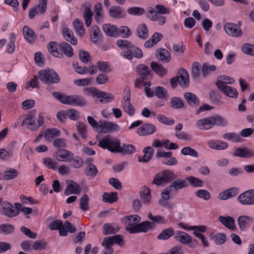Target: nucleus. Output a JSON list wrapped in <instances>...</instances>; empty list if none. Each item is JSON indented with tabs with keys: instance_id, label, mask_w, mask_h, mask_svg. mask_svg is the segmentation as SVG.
Listing matches in <instances>:
<instances>
[{
	"instance_id": "nucleus-35",
	"label": "nucleus",
	"mask_w": 254,
	"mask_h": 254,
	"mask_svg": "<svg viewBox=\"0 0 254 254\" xmlns=\"http://www.w3.org/2000/svg\"><path fill=\"white\" fill-rule=\"evenodd\" d=\"M109 15L116 19H119L124 17L125 13L122 9L118 6L111 7L109 10Z\"/></svg>"
},
{
	"instance_id": "nucleus-50",
	"label": "nucleus",
	"mask_w": 254,
	"mask_h": 254,
	"mask_svg": "<svg viewBox=\"0 0 254 254\" xmlns=\"http://www.w3.org/2000/svg\"><path fill=\"white\" fill-rule=\"evenodd\" d=\"M94 12L95 19L97 22H100L103 17V9L101 3L98 2L95 5Z\"/></svg>"
},
{
	"instance_id": "nucleus-57",
	"label": "nucleus",
	"mask_w": 254,
	"mask_h": 254,
	"mask_svg": "<svg viewBox=\"0 0 254 254\" xmlns=\"http://www.w3.org/2000/svg\"><path fill=\"white\" fill-rule=\"evenodd\" d=\"M76 127L81 137L84 139L86 138L87 131L86 125L84 123L78 121L76 123Z\"/></svg>"
},
{
	"instance_id": "nucleus-52",
	"label": "nucleus",
	"mask_w": 254,
	"mask_h": 254,
	"mask_svg": "<svg viewBox=\"0 0 254 254\" xmlns=\"http://www.w3.org/2000/svg\"><path fill=\"white\" fill-rule=\"evenodd\" d=\"M117 192L104 193L103 195V201L106 202L112 203L118 200Z\"/></svg>"
},
{
	"instance_id": "nucleus-55",
	"label": "nucleus",
	"mask_w": 254,
	"mask_h": 254,
	"mask_svg": "<svg viewBox=\"0 0 254 254\" xmlns=\"http://www.w3.org/2000/svg\"><path fill=\"white\" fill-rule=\"evenodd\" d=\"M223 137L224 139L236 142H240L242 139L240 135L235 132L225 133L223 135Z\"/></svg>"
},
{
	"instance_id": "nucleus-27",
	"label": "nucleus",
	"mask_w": 254,
	"mask_h": 254,
	"mask_svg": "<svg viewBox=\"0 0 254 254\" xmlns=\"http://www.w3.org/2000/svg\"><path fill=\"white\" fill-rule=\"evenodd\" d=\"M102 27L108 36L116 37L118 35V29L116 25L112 24H104Z\"/></svg>"
},
{
	"instance_id": "nucleus-28",
	"label": "nucleus",
	"mask_w": 254,
	"mask_h": 254,
	"mask_svg": "<svg viewBox=\"0 0 254 254\" xmlns=\"http://www.w3.org/2000/svg\"><path fill=\"white\" fill-rule=\"evenodd\" d=\"M24 38L28 43H32L36 39V35L34 31L27 26H24L22 30Z\"/></svg>"
},
{
	"instance_id": "nucleus-1",
	"label": "nucleus",
	"mask_w": 254,
	"mask_h": 254,
	"mask_svg": "<svg viewBox=\"0 0 254 254\" xmlns=\"http://www.w3.org/2000/svg\"><path fill=\"white\" fill-rule=\"evenodd\" d=\"M98 145L105 149H107L113 153H121L124 154H130L135 151V148L132 145L124 144L121 146L119 140L117 138L106 136L101 139Z\"/></svg>"
},
{
	"instance_id": "nucleus-38",
	"label": "nucleus",
	"mask_w": 254,
	"mask_h": 254,
	"mask_svg": "<svg viewBox=\"0 0 254 254\" xmlns=\"http://www.w3.org/2000/svg\"><path fill=\"white\" fill-rule=\"evenodd\" d=\"M98 99L99 102L101 103H108L114 100V97L111 93L100 90Z\"/></svg>"
},
{
	"instance_id": "nucleus-12",
	"label": "nucleus",
	"mask_w": 254,
	"mask_h": 254,
	"mask_svg": "<svg viewBox=\"0 0 254 254\" xmlns=\"http://www.w3.org/2000/svg\"><path fill=\"white\" fill-rule=\"evenodd\" d=\"M224 29L228 35L233 37H239L242 34L241 29L237 28L236 24L232 23H226L224 25Z\"/></svg>"
},
{
	"instance_id": "nucleus-47",
	"label": "nucleus",
	"mask_w": 254,
	"mask_h": 254,
	"mask_svg": "<svg viewBox=\"0 0 254 254\" xmlns=\"http://www.w3.org/2000/svg\"><path fill=\"white\" fill-rule=\"evenodd\" d=\"M60 48L64 54L67 57L71 58L73 56V49L69 44L63 42L60 44Z\"/></svg>"
},
{
	"instance_id": "nucleus-19",
	"label": "nucleus",
	"mask_w": 254,
	"mask_h": 254,
	"mask_svg": "<svg viewBox=\"0 0 254 254\" xmlns=\"http://www.w3.org/2000/svg\"><path fill=\"white\" fill-rule=\"evenodd\" d=\"M178 83L182 87H186L189 83V75L187 70L184 68L179 70L176 76Z\"/></svg>"
},
{
	"instance_id": "nucleus-58",
	"label": "nucleus",
	"mask_w": 254,
	"mask_h": 254,
	"mask_svg": "<svg viewBox=\"0 0 254 254\" xmlns=\"http://www.w3.org/2000/svg\"><path fill=\"white\" fill-rule=\"evenodd\" d=\"M148 218L153 222L157 224H166L168 222L167 219H166L163 216L161 215L154 216L150 212L148 214Z\"/></svg>"
},
{
	"instance_id": "nucleus-46",
	"label": "nucleus",
	"mask_w": 254,
	"mask_h": 254,
	"mask_svg": "<svg viewBox=\"0 0 254 254\" xmlns=\"http://www.w3.org/2000/svg\"><path fill=\"white\" fill-rule=\"evenodd\" d=\"M144 155L142 159H139V162H147L149 161L152 158L154 153L153 149L150 146L145 147L143 150Z\"/></svg>"
},
{
	"instance_id": "nucleus-34",
	"label": "nucleus",
	"mask_w": 254,
	"mask_h": 254,
	"mask_svg": "<svg viewBox=\"0 0 254 254\" xmlns=\"http://www.w3.org/2000/svg\"><path fill=\"white\" fill-rule=\"evenodd\" d=\"M213 127L214 126L226 127L228 124V120L224 117L216 115L211 116Z\"/></svg>"
},
{
	"instance_id": "nucleus-45",
	"label": "nucleus",
	"mask_w": 254,
	"mask_h": 254,
	"mask_svg": "<svg viewBox=\"0 0 254 254\" xmlns=\"http://www.w3.org/2000/svg\"><path fill=\"white\" fill-rule=\"evenodd\" d=\"M119 227L115 224L106 223L104 225L103 234L104 235H111L117 233Z\"/></svg>"
},
{
	"instance_id": "nucleus-59",
	"label": "nucleus",
	"mask_w": 254,
	"mask_h": 254,
	"mask_svg": "<svg viewBox=\"0 0 254 254\" xmlns=\"http://www.w3.org/2000/svg\"><path fill=\"white\" fill-rule=\"evenodd\" d=\"M226 236L224 233H219L214 235L212 237L214 243L217 245L223 244L226 242Z\"/></svg>"
},
{
	"instance_id": "nucleus-31",
	"label": "nucleus",
	"mask_w": 254,
	"mask_h": 254,
	"mask_svg": "<svg viewBox=\"0 0 254 254\" xmlns=\"http://www.w3.org/2000/svg\"><path fill=\"white\" fill-rule=\"evenodd\" d=\"M61 134V131L56 128H48L44 133V138L46 140L51 141L54 137L60 136Z\"/></svg>"
},
{
	"instance_id": "nucleus-51",
	"label": "nucleus",
	"mask_w": 254,
	"mask_h": 254,
	"mask_svg": "<svg viewBox=\"0 0 254 254\" xmlns=\"http://www.w3.org/2000/svg\"><path fill=\"white\" fill-rule=\"evenodd\" d=\"M186 180L188 181L190 185L195 188L201 187L204 185L202 180L191 176L187 177Z\"/></svg>"
},
{
	"instance_id": "nucleus-64",
	"label": "nucleus",
	"mask_w": 254,
	"mask_h": 254,
	"mask_svg": "<svg viewBox=\"0 0 254 254\" xmlns=\"http://www.w3.org/2000/svg\"><path fill=\"white\" fill-rule=\"evenodd\" d=\"M195 195L204 200H208L210 198V194L209 192L205 190H198L195 192Z\"/></svg>"
},
{
	"instance_id": "nucleus-25",
	"label": "nucleus",
	"mask_w": 254,
	"mask_h": 254,
	"mask_svg": "<svg viewBox=\"0 0 254 254\" xmlns=\"http://www.w3.org/2000/svg\"><path fill=\"white\" fill-rule=\"evenodd\" d=\"M239 192V190L236 188H233L219 193L218 199L220 200H227L235 196Z\"/></svg>"
},
{
	"instance_id": "nucleus-10",
	"label": "nucleus",
	"mask_w": 254,
	"mask_h": 254,
	"mask_svg": "<svg viewBox=\"0 0 254 254\" xmlns=\"http://www.w3.org/2000/svg\"><path fill=\"white\" fill-rule=\"evenodd\" d=\"M153 224L148 221L138 223L133 227H128L127 231L131 234L143 232H146L153 228Z\"/></svg>"
},
{
	"instance_id": "nucleus-63",
	"label": "nucleus",
	"mask_w": 254,
	"mask_h": 254,
	"mask_svg": "<svg viewBox=\"0 0 254 254\" xmlns=\"http://www.w3.org/2000/svg\"><path fill=\"white\" fill-rule=\"evenodd\" d=\"M199 64L197 62H194L192 65L191 67V74L192 78L196 80H197L200 77L199 71Z\"/></svg>"
},
{
	"instance_id": "nucleus-9",
	"label": "nucleus",
	"mask_w": 254,
	"mask_h": 254,
	"mask_svg": "<svg viewBox=\"0 0 254 254\" xmlns=\"http://www.w3.org/2000/svg\"><path fill=\"white\" fill-rule=\"evenodd\" d=\"M146 16L152 21H157L158 24L161 26L163 25L166 23V20L165 17L161 15L157 14L155 13L154 8L151 6L147 8Z\"/></svg>"
},
{
	"instance_id": "nucleus-18",
	"label": "nucleus",
	"mask_w": 254,
	"mask_h": 254,
	"mask_svg": "<svg viewBox=\"0 0 254 254\" xmlns=\"http://www.w3.org/2000/svg\"><path fill=\"white\" fill-rule=\"evenodd\" d=\"M196 127L200 130H209L213 127L211 118L210 117L199 119L196 122Z\"/></svg>"
},
{
	"instance_id": "nucleus-4",
	"label": "nucleus",
	"mask_w": 254,
	"mask_h": 254,
	"mask_svg": "<svg viewBox=\"0 0 254 254\" xmlns=\"http://www.w3.org/2000/svg\"><path fill=\"white\" fill-rule=\"evenodd\" d=\"M38 76L44 83H58L60 81L59 75L52 69H43L38 72Z\"/></svg>"
},
{
	"instance_id": "nucleus-37",
	"label": "nucleus",
	"mask_w": 254,
	"mask_h": 254,
	"mask_svg": "<svg viewBox=\"0 0 254 254\" xmlns=\"http://www.w3.org/2000/svg\"><path fill=\"white\" fill-rule=\"evenodd\" d=\"M137 36L143 40L146 39L148 37V29L144 23L139 24L136 29Z\"/></svg>"
},
{
	"instance_id": "nucleus-60",
	"label": "nucleus",
	"mask_w": 254,
	"mask_h": 254,
	"mask_svg": "<svg viewBox=\"0 0 254 254\" xmlns=\"http://www.w3.org/2000/svg\"><path fill=\"white\" fill-rule=\"evenodd\" d=\"M14 227L13 225L4 224L0 225V234H10L14 232Z\"/></svg>"
},
{
	"instance_id": "nucleus-20",
	"label": "nucleus",
	"mask_w": 254,
	"mask_h": 254,
	"mask_svg": "<svg viewBox=\"0 0 254 254\" xmlns=\"http://www.w3.org/2000/svg\"><path fill=\"white\" fill-rule=\"evenodd\" d=\"M219 221L227 229L235 231L237 227L234 219L229 216H220L218 217Z\"/></svg>"
},
{
	"instance_id": "nucleus-62",
	"label": "nucleus",
	"mask_w": 254,
	"mask_h": 254,
	"mask_svg": "<svg viewBox=\"0 0 254 254\" xmlns=\"http://www.w3.org/2000/svg\"><path fill=\"white\" fill-rule=\"evenodd\" d=\"M154 8L155 10V13L159 15L168 14L170 12V8L162 4H157L155 5Z\"/></svg>"
},
{
	"instance_id": "nucleus-14",
	"label": "nucleus",
	"mask_w": 254,
	"mask_h": 254,
	"mask_svg": "<svg viewBox=\"0 0 254 254\" xmlns=\"http://www.w3.org/2000/svg\"><path fill=\"white\" fill-rule=\"evenodd\" d=\"M156 130V127L151 124L147 123L142 125L136 129V133L140 136H145L151 134Z\"/></svg>"
},
{
	"instance_id": "nucleus-3",
	"label": "nucleus",
	"mask_w": 254,
	"mask_h": 254,
	"mask_svg": "<svg viewBox=\"0 0 254 254\" xmlns=\"http://www.w3.org/2000/svg\"><path fill=\"white\" fill-rule=\"evenodd\" d=\"M36 113V112L35 110L30 112L29 114L23 120L22 126L25 125L28 129L32 131L37 130L44 124V117L41 113H39L36 122L35 118Z\"/></svg>"
},
{
	"instance_id": "nucleus-49",
	"label": "nucleus",
	"mask_w": 254,
	"mask_h": 254,
	"mask_svg": "<svg viewBox=\"0 0 254 254\" xmlns=\"http://www.w3.org/2000/svg\"><path fill=\"white\" fill-rule=\"evenodd\" d=\"M157 58L159 61L168 63L170 60V54L167 50L163 49L159 51Z\"/></svg>"
},
{
	"instance_id": "nucleus-39",
	"label": "nucleus",
	"mask_w": 254,
	"mask_h": 254,
	"mask_svg": "<svg viewBox=\"0 0 254 254\" xmlns=\"http://www.w3.org/2000/svg\"><path fill=\"white\" fill-rule=\"evenodd\" d=\"M73 25L77 35L80 37H83L85 34V30L82 21L76 19L73 22Z\"/></svg>"
},
{
	"instance_id": "nucleus-5",
	"label": "nucleus",
	"mask_w": 254,
	"mask_h": 254,
	"mask_svg": "<svg viewBox=\"0 0 254 254\" xmlns=\"http://www.w3.org/2000/svg\"><path fill=\"white\" fill-rule=\"evenodd\" d=\"M176 178L172 171L166 170L157 174L154 177L152 184L157 186H164Z\"/></svg>"
},
{
	"instance_id": "nucleus-6",
	"label": "nucleus",
	"mask_w": 254,
	"mask_h": 254,
	"mask_svg": "<svg viewBox=\"0 0 254 254\" xmlns=\"http://www.w3.org/2000/svg\"><path fill=\"white\" fill-rule=\"evenodd\" d=\"M119 128V126L114 122L101 120L99 121V127L98 131L101 133H106L116 131Z\"/></svg>"
},
{
	"instance_id": "nucleus-30",
	"label": "nucleus",
	"mask_w": 254,
	"mask_h": 254,
	"mask_svg": "<svg viewBox=\"0 0 254 254\" xmlns=\"http://www.w3.org/2000/svg\"><path fill=\"white\" fill-rule=\"evenodd\" d=\"M136 70L141 78L143 80L147 79L150 77V70L148 66L140 64L137 66Z\"/></svg>"
},
{
	"instance_id": "nucleus-43",
	"label": "nucleus",
	"mask_w": 254,
	"mask_h": 254,
	"mask_svg": "<svg viewBox=\"0 0 254 254\" xmlns=\"http://www.w3.org/2000/svg\"><path fill=\"white\" fill-rule=\"evenodd\" d=\"M176 240L184 244L190 243L191 241V237L187 233L179 231L178 235L175 237Z\"/></svg>"
},
{
	"instance_id": "nucleus-42",
	"label": "nucleus",
	"mask_w": 254,
	"mask_h": 254,
	"mask_svg": "<svg viewBox=\"0 0 254 254\" xmlns=\"http://www.w3.org/2000/svg\"><path fill=\"white\" fill-rule=\"evenodd\" d=\"M150 66L152 70L161 77L165 76L167 73V70L162 65L157 63H151Z\"/></svg>"
},
{
	"instance_id": "nucleus-11",
	"label": "nucleus",
	"mask_w": 254,
	"mask_h": 254,
	"mask_svg": "<svg viewBox=\"0 0 254 254\" xmlns=\"http://www.w3.org/2000/svg\"><path fill=\"white\" fill-rule=\"evenodd\" d=\"M122 107L124 111L129 116L134 115L135 110L130 102V93L129 91L127 92V95L122 101Z\"/></svg>"
},
{
	"instance_id": "nucleus-16",
	"label": "nucleus",
	"mask_w": 254,
	"mask_h": 254,
	"mask_svg": "<svg viewBox=\"0 0 254 254\" xmlns=\"http://www.w3.org/2000/svg\"><path fill=\"white\" fill-rule=\"evenodd\" d=\"M72 152L68 150L61 149L55 152L54 157L59 161L68 162L69 159L72 157Z\"/></svg>"
},
{
	"instance_id": "nucleus-40",
	"label": "nucleus",
	"mask_w": 254,
	"mask_h": 254,
	"mask_svg": "<svg viewBox=\"0 0 254 254\" xmlns=\"http://www.w3.org/2000/svg\"><path fill=\"white\" fill-rule=\"evenodd\" d=\"M70 163V166L74 168L78 169L81 168L84 164L83 160L79 156H74L73 153L72 156L68 161Z\"/></svg>"
},
{
	"instance_id": "nucleus-23",
	"label": "nucleus",
	"mask_w": 254,
	"mask_h": 254,
	"mask_svg": "<svg viewBox=\"0 0 254 254\" xmlns=\"http://www.w3.org/2000/svg\"><path fill=\"white\" fill-rule=\"evenodd\" d=\"M140 198L142 202L145 205H149L151 202V190L147 187H143L141 188L140 192Z\"/></svg>"
},
{
	"instance_id": "nucleus-8",
	"label": "nucleus",
	"mask_w": 254,
	"mask_h": 254,
	"mask_svg": "<svg viewBox=\"0 0 254 254\" xmlns=\"http://www.w3.org/2000/svg\"><path fill=\"white\" fill-rule=\"evenodd\" d=\"M121 55L129 60H132L133 57L141 59L143 57L141 50L134 45H132L129 50L123 52Z\"/></svg>"
},
{
	"instance_id": "nucleus-13",
	"label": "nucleus",
	"mask_w": 254,
	"mask_h": 254,
	"mask_svg": "<svg viewBox=\"0 0 254 254\" xmlns=\"http://www.w3.org/2000/svg\"><path fill=\"white\" fill-rule=\"evenodd\" d=\"M253 221V218L248 215L240 216L237 219L239 227L242 231H247Z\"/></svg>"
},
{
	"instance_id": "nucleus-56",
	"label": "nucleus",
	"mask_w": 254,
	"mask_h": 254,
	"mask_svg": "<svg viewBox=\"0 0 254 254\" xmlns=\"http://www.w3.org/2000/svg\"><path fill=\"white\" fill-rule=\"evenodd\" d=\"M58 44L56 42H51L48 45V49L49 52L56 57H59L62 54L58 51Z\"/></svg>"
},
{
	"instance_id": "nucleus-21",
	"label": "nucleus",
	"mask_w": 254,
	"mask_h": 254,
	"mask_svg": "<svg viewBox=\"0 0 254 254\" xmlns=\"http://www.w3.org/2000/svg\"><path fill=\"white\" fill-rule=\"evenodd\" d=\"M67 186L64 191V194L68 195L70 194H79L81 189L80 186L73 181H66Z\"/></svg>"
},
{
	"instance_id": "nucleus-61",
	"label": "nucleus",
	"mask_w": 254,
	"mask_h": 254,
	"mask_svg": "<svg viewBox=\"0 0 254 254\" xmlns=\"http://www.w3.org/2000/svg\"><path fill=\"white\" fill-rule=\"evenodd\" d=\"M89 198L87 194H84L80 198V208L82 211H87L89 209Z\"/></svg>"
},
{
	"instance_id": "nucleus-53",
	"label": "nucleus",
	"mask_w": 254,
	"mask_h": 254,
	"mask_svg": "<svg viewBox=\"0 0 254 254\" xmlns=\"http://www.w3.org/2000/svg\"><path fill=\"white\" fill-rule=\"evenodd\" d=\"M98 172L96 166L93 164L90 163L88 164L85 170V174L87 176L94 177Z\"/></svg>"
},
{
	"instance_id": "nucleus-17",
	"label": "nucleus",
	"mask_w": 254,
	"mask_h": 254,
	"mask_svg": "<svg viewBox=\"0 0 254 254\" xmlns=\"http://www.w3.org/2000/svg\"><path fill=\"white\" fill-rule=\"evenodd\" d=\"M218 88L223 92L226 96L230 98L235 99L238 96V91L233 87H231L228 85H223L222 83L219 82Z\"/></svg>"
},
{
	"instance_id": "nucleus-2",
	"label": "nucleus",
	"mask_w": 254,
	"mask_h": 254,
	"mask_svg": "<svg viewBox=\"0 0 254 254\" xmlns=\"http://www.w3.org/2000/svg\"><path fill=\"white\" fill-rule=\"evenodd\" d=\"M53 97L64 104L83 107L87 105V100L82 96L74 94L68 95L59 92H54Z\"/></svg>"
},
{
	"instance_id": "nucleus-48",
	"label": "nucleus",
	"mask_w": 254,
	"mask_h": 254,
	"mask_svg": "<svg viewBox=\"0 0 254 254\" xmlns=\"http://www.w3.org/2000/svg\"><path fill=\"white\" fill-rule=\"evenodd\" d=\"M174 231L173 228L170 227L164 229L161 233L157 236L158 240H166L169 239L172 236L174 235Z\"/></svg>"
},
{
	"instance_id": "nucleus-36",
	"label": "nucleus",
	"mask_w": 254,
	"mask_h": 254,
	"mask_svg": "<svg viewBox=\"0 0 254 254\" xmlns=\"http://www.w3.org/2000/svg\"><path fill=\"white\" fill-rule=\"evenodd\" d=\"M187 187L188 184L186 180L182 179L176 180L169 186V189H171L172 190V189H174L176 191H178Z\"/></svg>"
},
{
	"instance_id": "nucleus-29",
	"label": "nucleus",
	"mask_w": 254,
	"mask_h": 254,
	"mask_svg": "<svg viewBox=\"0 0 254 254\" xmlns=\"http://www.w3.org/2000/svg\"><path fill=\"white\" fill-rule=\"evenodd\" d=\"M184 98L188 104L191 107L198 106L200 102L199 98L196 95L191 92L186 93L184 95Z\"/></svg>"
},
{
	"instance_id": "nucleus-24",
	"label": "nucleus",
	"mask_w": 254,
	"mask_h": 254,
	"mask_svg": "<svg viewBox=\"0 0 254 254\" xmlns=\"http://www.w3.org/2000/svg\"><path fill=\"white\" fill-rule=\"evenodd\" d=\"M141 218L139 216L137 215H131L126 217H124L123 219V222L127 225L126 228L127 231L128 227H133L136 225H138Z\"/></svg>"
},
{
	"instance_id": "nucleus-41",
	"label": "nucleus",
	"mask_w": 254,
	"mask_h": 254,
	"mask_svg": "<svg viewBox=\"0 0 254 254\" xmlns=\"http://www.w3.org/2000/svg\"><path fill=\"white\" fill-rule=\"evenodd\" d=\"M90 37L91 41L97 44L100 38V29L97 26H93L90 29Z\"/></svg>"
},
{
	"instance_id": "nucleus-22",
	"label": "nucleus",
	"mask_w": 254,
	"mask_h": 254,
	"mask_svg": "<svg viewBox=\"0 0 254 254\" xmlns=\"http://www.w3.org/2000/svg\"><path fill=\"white\" fill-rule=\"evenodd\" d=\"M0 211L3 214L10 217H14L19 214V210L8 202L3 203Z\"/></svg>"
},
{
	"instance_id": "nucleus-15",
	"label": "nucleus",
	"mask_w": 254,
	"mask_h": 254,
	"mask_svg": "<svg viewBox=\"0 0 254 254\" xmlns=\"http://www.w3.org/2000/svg\"><path fill=\"white\" fill-rule=\"evenodd\" d=\"M234 156L241 158H252L254 157V149L248 147L238 148L233 153Z\"/></svg>"
},
{
	"instance_id": "nucleus-26",
	"label": "nucleus",
	"mask_w": 254,
	"mask_h": 254,
	"mask_svg": "<svg viewBox=\"0 0 254 254\" xmlns=\"http://www.w3.org/2000/svg\"><path fill=\"white\" fill-rule=\"evenodd\" d=\"M208 146L212 149L216 150H223L227 148V143L219 140H211L207 142Z\"/></svg>"
},
{
	"instance_id": "nucleus-54",
	"label": "nucleus",
	"mask_w": 254,
	"mask_h": 254,
	"mask_svg": "<svg viewBox=\"0 0 254 254\" xmlns=\"http://www.w3.org/2000/svg\"><path fill=\"white\" fill-rule=\"evenodd\" d=\"M93 17V12L90 8L86 7L83 14V18L85 21V23L86 26L89 27L92 22Z\"/></svg>"
},
{
	"instance_id": "nucleus-33",
	"label": "nucleus",
	"mask_w": 254,
	"mask_h": 254,
	"mask_svg": "<svg viewBox=\"0 0 254 254\" xmlns=\"http://www.w3.org/2000/svg\"><path fill=\"white\" fill-rule=\"evenodd\" d=\"M63 35L64 39L72 45H75L77 43V40L73 36V32L67 28H64L63 30Z\"/></svg>"
},
{
	"instance_id": "nucleus-7",
	"label": "nucleus",
	"mask_w": 254,
	"mask_h": 254,
	"mask_svg": "<svg viewBox=\"0 0 254 254\" xmlns=\"http://www.w3.org/2000/svg\"><path fill=\"white\" fill-rule=\"evenodd\" d=\"M237 200L243 205H254V189L247 190L241 193L238 197Z\"/></svg>"
},
{
	"instance_id": "nucleus-44",
	"label": "nucleus",
	"mask_w": 254,
	"mask_h": 254,
	"mask_svg": "<svg viewBox=\"0 0 254 254\" xmlns=\"http://www.w3.org/2000/svg\"><path fill=\"white\" fill-rule=\"evenodd\" d=\"M15 40L16 35L14 33H10L9 37V42L6 47V51L9 54H11L14 52Z\"/></svg>"
},
{
	"instance_id": "nucleus-32",
	"label": "nucleus",
	"mask_w": 254,
	"mask_h": 254,
	"mask_svg": "<svg viewBox=\"0 0 254 254\" xmlns=\"http://www.w3.org/2000/svg\"><path fill=\"white\" fill-rule=\"evenodd\" d=\"M162 35L158 32H155L151 37V38L144 44L145 48H149L153 47L154 45L159 42L162 38Z\"/></svg>"
}]
</instances>
